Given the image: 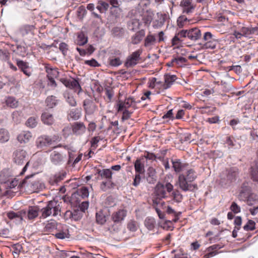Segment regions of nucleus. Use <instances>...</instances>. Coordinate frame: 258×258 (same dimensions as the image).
Masks as SVG:
<instances>
[{
  "mask_svg": "<svg viewBox=\"0 0 258 258\" xmlns=\"http://www.w3.org/2000/svg\"><path fill=\"white\" fill-rule=\"evenodd\" d=\"M154 194L156 198L153 200L154 205H158V200L167 199L171 196L173 200L179 203L183 200V196L177 190H174L173 185L169 182H158L155 187Z\"/></svg>",
  "mask_w": 258,
  "mask_h": 258,
  "instance_id": "obj_1",
  "label": "nucleus"
},
{
  "mask_svg": "<svg viewBox=\"0 0 258 258\" xmlns=\"http://www.w3.org/2000/svg\"><path fill=\"white\" fill-rule=\"evenodd\" d=\"M20 187H25L30 193L38 192L43 188L44 185L40 181L34 177V175L27 176L19 185Z\"/></svg>",
  "mask_w": 258,
  "mask_h": 258,
  "instance_id": "obj_2",
  "label": "nucleus"
},
{
  "mask_svg": "<svg viewBox=\"0 0 258 258\" xmlns=\"http://www.w3.org/2000/svg\"><path fill=\"white\" fill-rule=\"evenodd\" d=\"M60 212V207L56 201H49L46 206L40 210L41 218H46L49 216H56Z\"/></svg>",
  "mask_w": 258,
  "mask_h": 258,
  "instance_id": "obj_3",
  "label": "nucleus"
},
{
  "mask_svg": "<svg viewBox=\"0 0 258 258\" xmlns=\"http://www.w3.org/2000/svg\"><path fill=\"white\" fill-rule=\"evenodd\" d=\"M239 198L241 200H247V203L252 206L258 202V196L253 193H249V187L243 183L239 194Z\"/></svg>",
  "mask_w": 258,
  "mask_h": 258,
  "instance_id": "obj_4",
  "label": "nucleus"
},
{
  "mask_svg": "<svg viewBox=\"0 0 258 258\" xmlns=\"http://www.w3.org/2000/svg\"><path fill=\"white\" fill-rule=\"evenodd\" d=\"M238 173V169L236 167L227 169L221 175L220 183L222 185L229 184L236 179Z\"/></svg>",
  "mask_w": 258,
  "mask_h": 258,
  "instance_id": "obj_5",
  "label": "nucleus"
},
{
  "mask_svg": "<svg viewBox=\"0 0 258 258\" xmlns=\"http://www.w3.org/2000/svg\"><path fill=\"white\" fill-rule=\"evenodd\" d=\"M177 184L179 188L183 191H194L195 190L198 189L197 184L188 182L184 174L179 175Z\"/></svg>",
  "mask_w": 258,
  "mask_h": 258,
  "instance_id": "obj_6",
  "label": "nucleus"
},
{
  "mask_svg": "<svg viewBox=\"0 0 258 258\" xmlns=\"http://www.w3.org/2000/svg\"><path fill=\"white\" fill-rule=\"evenodd\" d=\"M36 30L35 25L25 24L20 27L19 33L24 39H28L35 35Z\"/></svg>",
  "mask_w": 258,
  "mask_h": 258,
  "instance_id": "obj_7",
  "label": "nucleus"
},
{
  "mask_svg": "<svg viewBox=\"0 0 258 258\" xmlns=\"http://www.w3.org/2000/svg\"><path fill=\"white\" fill-rule=\"evenodd\" d=\"M203 40L205 42L203 44L205 48L215 49L217 44L216 39L210 32H206L204 34Z\"/></svg>",
  "mask_w": 258,
  "mask_h": 258,
  "instance_id": "obj_8",
  "label": "nucleus"
},
{
  "mask_svg": "<svg viewBox=\"0 0 258 258\" xmlns=\"http://www.w3.org/2000/svg\"><path fill=\"white\" fill-rule=\"evenodd\" d=\"M28 157L26 151L23 149H18L13 154V160L18 165H22L27 160Z\"/></svg>",
  "mask_w": 258,
  "mask_h": 258,
  "instance_id": "obj_9",
  "label": "nucleus"
},
{
  "mask_svg": "<svg viewBox=\"0 0 258 258\" xmlns=\"http://www.w3.org/2000/svg\"><path fill=\"white\" fill-rule=\"evenodd\" d=\"M60 81L65 86L74 90L78 94H79L82 91V88L79 82L75 79H61Z\"/></svg>",
  "mask_w": 258,
  "mask_h": 258,
  "instance_id": "obj_10",
  "label": "nucleus"
},
{
  "mask_svg": "<svg viewBox=\"0 0 258 258\" xmlns=\"http://www.w3.org/2000/svg\"><path fill=\"white\" fill-rule=\"evenodd\" d=\"M142 50L139 49L136 51L133 52L128 56L125 62V66L127 68L132 67L136 65L138 61L140 59V55L142 53Z\"/></svg>",
  "mask_w": 258,
  "mask_h": 258,
  "instance_id": "obj_11",
  "label": "nucleus"
},
{
  "mask_svg": "<svg viewBox=\"0 0 258 258\" xmlns=\"http://www.w3.org/2000/svg\"><path fill=\"white\" fill-rule=\"evenodd\" d=\"M254 34H258L257 27H246L243 28V31L241 34L237 32H234L233 35L237 39H241L242 37H250V36Z\"/></svg>",
  "mask_w": 258,
  "mask_h": 258,
  "instance_id": "obj_12",
  "label": "nucleus"
},
{
  "mask_svg": "<svg viewBox=\"0 0 258 258\" xmlns=\"http://www.w3.org/2000/svg\"><path fill=\"white\" fill-rule=\"evenodd\" d=\"M5 173L3 172L0 174V181L2 183H4L6 184V186L10 188H15L16 186H18V189H20L22 187L19 186V185L22 182H19L18 179H16L15 178H9V179L5 178Z\"/></svg>",
  "mask_w": 258,
  "mask_h": 258,
  "instance_id": "obj_13",
  "label": "nucleus"
},
{
  "mask_svg": "<svg viewBox=\"0 0 258 258\" xmlns=\"http://www.w3.org/2000/svg\"><path fill=\"white\" fill-rule=\"evenodd\" d=\"M66 156L58 152L53 151L50 156L51 162L55 165L62 164L66 160Z\"/></svg>",
  "mask_w": 258,
  "mask_h": 258,
  "instance_id": "obj_14",
  "label": "nucleus"
},
{
  "mask_svg": "<svg viewBox=\"0 0 258 258\" xmlns=\"http://www.w3.org/2000/svg\"><path fill=\"white\" fill-rule=\"evenodd\" d=\"M54 140L49 136L43 135L38 137L36 141V145L38 148H43L51 145Z\"/></svg>",
  "mask_w": 258,
  "mask_h": 258,
  "instance_id": "obj_15",
  "label": "nucleus"
},
{
  "mask_svg": "<svg viewBox=\"0 0 258 258\" xmlns=\"http://www.w3.org/2000/svg\"><path fill=\"white\" fill-rule=\"evenodd\" d=\"M26 215L25 210H21L17 212L10 211L8 212L7 215L10 220H15L18 222H21Z\"/></svg>",
  "mask_w": 258,
  "mask_h": 258,
  "instance_id": "obj_16",
  "label": "nucleus"
},
{
  "mask_svg": "<svg viewBox=\"0 0 258 258\" xmlns=\"http://www.w3.org/2000/svg\"><path fill=\"white\" fill-rule=\"evenodd\" d=\"M118 112L123 110L124 109H127L131 106L135 105V101L133 97L126 98L124 102L119 101L117 104Z\"/></svg>",
  "mask_w": 258,
  "mask_h": 258,
  "instance_id": "obj_17",
  "label": "nucleus"
},
{
  "mask_svg": "<svg viewBox=\"0 0 258 258\" xmlns=\"http://www.w3.org/2000/svg\"><path fill=\"white\" fill-rule=\"evenodd\" d=\"M17 64L19 69L27 77L32 75V69L29 66L28 63L23 60H17Z\"/></svg>",
  "mask_w": 258,
  "mask_h": 258,
  "instance_id": "obj_18",
  "label": "nucleus"
},
{
  "mask_svg": "<svg viewBox=\"0 0 258 258\" xmlns=\"http://www.w3.org/2000/svg\"><path fill=\"white\" fill-rule=\"evenodd\" d=\"M182 8L183 13H191L195 8V6L192 4V0H182L180 4Z\"/></svg>",
  "mask_w": 258,
  "mask_h": 258,
  "instance_id": "obj_19",
  "label": "nucleus"
},
{
  "mask_svg": "<svg viewBox=\"0 0 258 258\" xmlns=\"http://www.w3.org/2000/svg\"><path fill=\"white\" fill-rule=\"evenodd\" d=\"M126 213L125 210H119L112 214L111 219L115 223H119L124 220Z\"/></svg>",
  "mask_w": 258,
  "mask_h": 258,
  "instance_id": "obj_20",
  "label": "nucleus"
},
{
  "mask_svg": "<svg viewBox=\"0 0 258 258\" xmlns=\"http://www.w3.org/2000/svg\"><path fill=\"white\" fill-rule=\"evenodd\" d=\"M39 210V208L37 206L29 207L28 210L25 211L26 215L24 218H27L29 220H33L38 216Z\"/></svg>",
  "mask_w": 258,
  "mask_h": 258,
  "instance_id": "obj_21",
  "label": "nucleus"
},
{
  "mask_svg": "<svg viewBox=\"0 0 258 258\" xmlns=\"http://www.w3.org/2000/svg\"><path fill=\"white\" fill-rule=\"evenodd\" d=\"M41 119L44 124L48 125L53 124L55 121L53 114L48 111H45L42 113Z\"/></svg>",
  "mask_w": 258,
  "mask_h": 258,
  "instance_id": "obj_22",
  "label": "nucleus"
},
{
  "mask_svg": "<svg viewBox=\"0 0 258 258\" xmlns=\"http://www.w3.org/2000/svg\"><path fill=\"white\" fill-rule=\"evenodd\" d=\"M83 105L86 113L88 114H93L97 108L95 103L90 99H85L84 101Z\"/></svg>",
  "mask_w": 258,
  "mask_h": 258,
  "instance_id": "obj_23",
  "label": "nucleus"
},
{
  "mask_svg": "<svg viewBox=\"0 0 258 258\" xmlns=\"http://www.w3.org/2000/svg\"><path fill=\"white\" fill-rule=\"evenodd\" d=\"M172 167L176 172L183 171L187 166V164L182 162L180 159H172Z\"/></svg>",
  "mask_w": 258,
  "mask_h": 258,
  "instance_id": "obj_24",
  "label": "nucleus"
},
{
  "mask_svg": "<svg viewBox=\"0 0 258 258\" xmlns=\"http://www.w3.org/2000/svg\"><path fill=\"white\" fill-rule=\"evenodd\" d=\"M187 33L188 38L192 41H196L199 39L202 36L201 30L197 28H194L187 30Z\"/></svg>",
  "mask_w": 258,
  "mask_h": 258,
  "instance_id": "obj_25",
  "label": "nucleus"
},
{
  "mask_svg": "<svg viewBox=\"0 0 258 258\" xmlns=\"http://www.w3.org/2000/svg\"><path fill=\"white\" fill-rule=\"evenodd\" d=\"M32 134L29 131H23L17 137L18 142L21 144H25L29 142L32 138Z\"/></svg>",
  "mask_w": 258,
  "mask_h": 258,
  "instance_id": "obj_26",
  "label": "nucleus"
},
{
  "mask_svg": "<svg viewBox=\"0 0 258 258\" xmlns=\"http://www.w3.org/2000/svg\"><path fill=\"white\" fill-rule=\"evenodd\" d=\"M157 179L156 172L152 167H150L147 170V180L149 183H154Z\"/></svg>",
  "mask_w": 258,
  "mask_h": 258,
  "instance_id": "obj_27",
  "label": "nucleus"
},
{
  "mask_svg": "<svg viewBox=\"0 0 258 258\" xmlns=\"http://www.w3.org/2000/svg\"><path fill=\"white\" fill-rule=\"evenodd\" d=\"M176 79V77L175 75H170L165 74L164 75V84L163 85L164 89H167L170 87L171 85Z\"/></svg>",
  "mask_w": 258,
  "mask_h": 258,
  "instance_id": "obj_28",
  "label": "nucleus"
},
{
  "mask_svg": "<svg viewBox=\"0 0 258 258\" xmlns=\"http://www.w3.org/2000/svg\"><path fill=\"white\" fill-rule=\"evenodd\" d=\"M145 35V32L144 30H141L135 33L132 37V43L134 44H137L140 43Z\"/></svg>",
  "mask_w": 258,
  "mask_h": 258,
  "instance_id": "obj_29",
  "label": "nucleus"
},
{
  "mask_svg": "<svg viewBox=\"0 0 258 258\" xmlns=\"http://www.w3.org/2000/svg\"><path fill=\"white\" fill-rule=\"evenodd\" d=\"M135 169L137 173H142L144 171V158L140 157L135 163Z\"/></svg>",
  "mask_w": 258,
  "mask_h": 258,
  "instance_id": "obj_30",
  "label": "nucleus"
},
{
  "mask_svg": "<svg viewBox=\"0 0 258 258\" xmlns=\"http://www.w3.org/2000/svg\"><path fill=\"white\" fill-rule=\"evenodd\" d=\"M11 50L16 54L21 56H24L26 53V48L22 45H12Z\"/></svg>",
  "mask_w": 258,
  "mask_h": 258,
  "instance_id": "obj_31",
  "label": "nucleus"
},
{
  "mask_svg": "<svg viewBox=\"0 0 258 258\" xmlns=\"http://www.w3.org/2000/svg\"><path fill=\"white\" fill-rule=\"evenodd\" d=\"M86 127L82 122H76L73 126V133L77 135H80L85 132Z\"/></svg>",
  "mask_w": 258,
  "mask_h": 258,
  "instance_id": "obj_32",
  "label": "nucleus"
},
{
  "mask_svg": "<svg viewBox=\"0 0 258 258\" xmlns=\"http://www.w3.org/2000/svg\"><path fill=\"white\" fill-rule=\"evenodd\" d=\"M97 173L102 178H105L107 180H111L112 178V172L110 169H97Z\"/></svg>",
  "mask_w": 258,
  "mask_h": 258,
  "instance_id": "obj_33",
  "label": "nucleus"
},
{
  "mask_svg": "<svg viewBox=\"0 0 258 258\" xmlns=\"http://www.w3.org/2000/svg\"><path fill=\"white\" fill-rule=\"evenodd\" d=\"M225 143L229 148L238 149L240 147V145L233 138L230 137H227Z\"/></svg>",
  "mask_w": 258,
  "mask_h": 258,
  "instance_id": "obj_34",
  "label": "nucleus"
},
{
  "mask_svg": "<svg viewBox=\"0 0 258 258\" xmlns=\"http://www.w3.org/2000/svg\"><path fill=\"white\" fill-rule=\"evenodd\" d=\"M10 139V134L8 130L5 128L0 129V143H4L8 142Z\"/></svg>",
  "mask_w": 258,
  "mask_h": 258,
  "instance_id": "obj_35",
  "label": "nucleus"
},
{
  "mask_svg": "<svg viewBox=\"0 0 258 258\" xmlns=\"http://www.w3.org/2000/svg\"><path fill=\"white\" fill-rule=\"evenodd\" d=\"M114 186V184L112 182L111 180H107V181H102L100 184V189L103 191H106L108 189L113 188Z\"/></svg>",
  "mask_w": 258,
  "mask_h": 258,
  "instance_id": "obj_36",
  "label": "nucleus"
},
{
  "mask_svg": "<svg viewBox=\"0 0 258 258\" xmlns=\"http://www.w3.org/2000/svg\"><path fill=\"white\" fill-rule=\"evenodd\" d=\"M108 63L112 67H116L122 64V60L120 57L110 56L108 58Z\"/></svg>",
  "mask_w": 258,
  "mask_h": 258,
  "instance_id": "obj_37",
  "label": "nucleus"
},
{
  "mask_svg": "<svg viewBox=\"0 0 258 258\" xmlns=\"http://www.w3.org/2000/svg\"><path fill=\"white\" fill-rule=\"evenodd\" d=\"M153 14L146 11L143 13L142 20L146 25H149L153 20Z\"/></svg>",
  "mask_w": 258,
  "mask_h": 258,
  "instance_id": "obj_38",
  "label": "nucleus"
},
{
  "mask_svg": "<svg viewBox=\"0 0 258 258\" xmlns=\"http://www.w3.org/2000/svg\"><path fill=\"white\" fill-rule=\"evenodd\" d=\"M5 102L7 105L11 108H16L18 106V101L14 97H8Z\"/></svg>",
  "mask_w": 258,
  "mask_h": 258,
  "instance_id": "obj_39",
  "label": "nucleus"
},
{
  "mask_svg": "<svg viewBox=\"0 0 258 258\" xmlns=\"http://www.w3.org/2000/svg\"><path fill=\"white\" fill-rule=\"evenodd\" d=\"M87 42V37L85 36V34L83 33H80L78 34L77 39L76 40L77 44L80 46H82L86 44Z\"/></svg>",
  "mask_w": 258,
  "mask_h": 258,
  "instance_id": "obj_40",
  "label": "nucleus"
},
{
  "mask_svg": "<svg viewBox=\"0 0 258 258\" xmlns=\"http://www.w3.org/2000/svg\"><path fill=\"white\" fill-rule=\"evenodd\" d=\"M45 103L48 108H52L56 105L57 100L53 96H48L45 100Z\"/></svg>",
  "mask_w": 258,
  "mask_h": 258,
  "instance_id": "obj_41",
  "label": "nucleus"
},
{
  "mask_svg": "<svg viewBox=\"0 0 258 258\" xmlns=\"http://www.w3.org/2000/svg\"><path fill=\"white\" fill-rule=\"evenodd\" d=\"M187 59L183 57H178L173 58L171 60V63L172 65H176L177 67H182L186 62Z\"/></svg>",
  "mask_w": 258,
  "mask_h": 258,
  "instance_id": "obj_42",
  "label": "nucleus"
},
{
  "mask_svg": "<svg viewBox=\"0 0 258 258\" xmlns=\"http://www.w3.org/2000/svg\"><path fill=\"white\" fill-rule=\"evenodd\" d=\"M48 79H55L58 77L59 72L56 69L48 68L46 69Z\"/></svg>",
  "mask_w": 258,
  "mask_h": 258,
  "instance_id": "obj_43",
  "label": "nucleus"
},
{
  "mask_svg": "<svg viewBox=\"0 0 258 258\" xmlns=\"http://www.w3.org/2000/svg\"><path fill=\"white\" fill-rule=\"evenodd\" d=\"M184 176L186 177V180H188V182L192 183L197 178V175L195 171L192 169H189L187 171Z\"/></svg>",
  "mask_w": 258,
  "mask_h": 258,
  "instance_id": "obj_44",
  "label": "nucleus"
},
{
  "mask_svg": "<svg viewBox=\"0 0 258 258\" xmlns=\"http://www.w3.org/2000/svg\"><path fill=\"white\" fill-rule=\"evenodd\" d=\"M156 38L152 35H148L145 39L144 45L145 47H149L155 44Z\"/></svg>",
  "mask_w": 258,
  "mask_h": 258,
  "instance_id": "obj_45",
  "label": "nucleus"
},
{
  "mask_svg": "<svg viewBox=\"0 0 258 258\" xmlns=\"http://www.w3.org/2000/svg\"><path fill=\"white\" fill-rule=\"evenodd\" d=\"M251 175L254 181H258V159L255 162V166L251 168Z\"/></svg>",
  "mask_w": 258,
  "mask_h": 258,
  "instance_id": "obj_46",
  "label": "nucleus"
},
{
  "mask_svg": "<svg viewBox=\"0 0 258 258\" xmlns=\"http://www.w3.org/2000/svg\"><path fill=\"white\" fill-rule=\"evenodd\" d=\"M10 54L7 49H0V60L8 61L10 59Z\"/></svg>",
  "mask_w": 258,
  "mask_h": 258,
  "instance_id": "obj_47",
  "label": "nucleus"
},
{
  "mask_svg": "<svg viewBox=\"0 0 258 258\" xmlns=\"http://www.w3.org/2000/svg\"><path fill=\"white\" fill-rule=\"evenodd\" d=\"M109 8V4L103 2H100L98 3V4L96 7L97 10L101 13H103L105 12Z\"/></svg>",
  "mask_w": 258,
  "mask_h": 258,
  "instance_id": "obj_48",
  "label": "nucleus"
},
{
  "mask_svg": "<svg viewBox=\"0 0 258 258\" xmlns=\"http://www.w3.org/2000/svg\"><path fill=\"white\" fill-rule=\"evenodd\" d=\"M155 221L153 218H147L145 221V225L149 229L152 230L154 228Z\"/></svg>",
  "mask_w": 258,
  "mask_h": 258,
  "instance_id": "obj_49",
  "label": "nucleus"
},
{
  "mask_svg": "<svg viewBox=\"0 0 258 258\" xmlns=\"http://www.w3.org/2000/svg\"><path fill=\"white\" fill-rule=\"evenodd\" d=\"M67 102L72 106H75L77 104L76 101L73 96L69 93H66L64 95Z\"/></svg>",
  "mask_w": 258,
  "mask_h": 258,
  "instance_id": "obj_50",
  "label": "nucleus"
},
{
  "mask_svg": "<svg viewBox=\"0 0 258 258\" xmlns=\"http://www.w3.org/2000/svg\"><path fill=\"white\" fill-rule=\"evenodd\" d=\"M66 173H59L55 175L53 177L52 183L57 184L59 182L63 180L66 176Z\"/></svg>",
  "mask_w": 258,
  "mask_h": 258,
  "instance_id": "obj_51",
  "label": "nucleus"
},
{
  "mask_svg": "<svg viewBox=\"0 0 258 258\" xmlns=\"http://www.w3.org/2000/svg\"><path fill=\"white\" fill-rule=\"evenodd\" d=\"M188 21L187 18L184 16H180L177 21V26L179 28H182L184 25Z\"/></svg>",
  "mask_w": 258,
  "mask_h": 258,
  "instance_id": "obj_52",
  "label": "nucleus"
},
{
  "mask_svg": "<svg viewBox=\"0 0 258 258\" xmlns=\"http://www.w3.org/2000/svg\"><path fill=\"white\" fill-rule=\"evenodd\" d=\"M36 118L34 117H29L26 122V125L29 127H35L37 125Z\"/></svg>",
  "mask_w": 258,
  "mask_h": 258,
  "instance_id": "obj_53",
  "label": "nucleus"
},
{
  "mask_svg": "<svg viewBox=\"0 0 258 258\" xmlns=\"http://www.w3.org/2000/svg\"><path fill=\"white\" fill-rule=\"evenodd\" d=\"M255 222L251 220H248L247 223L244 226L243 229L246 231H252L255 229Z\"/></svg>",
  "mask_w": 258,
  "mask_h": 258,
  "instance_id": "obj_54",
  "label": "nucleus"
},
{
  "mask_svg": "<svg viewBox=\"0 0 258 258\" xmlns=\"http://www.w3.org/2000/svg\"><path fill=\"white\" fill-rule=\"evenodd\" d=\"M111 32L114 36H120L123 35L124 29L121 27H116L112 29Z\"/></svg>",
  "mask_w": 258,
  "mask_h": 258,
  "instance_id": "obj_55",
  "label": "nucleus"
},
{
  "mask_svg": "<svg viewBox=\"0 0 258 258\" xmlns=\"http://www.w3.org/2000/svg\"><path fill=\"white\" fill-rule=\"evenodd\" d=\"M182 41L178 37L177 35L175 34V36L171 40L172 46H176L178 47L181 43Z\"/></svg>",
  "mask_w": 258,
  "mask_h": 258,
  "instance_id": "obj_56",
  "label": "nucleus"
},
{
  "mask_svg": "<svg viewBox=\"0 0 258 258\" xmlns=\"http://www.w3.org/2000/svg\"><path fill=\"white\" fill-rule=\"evenodd\" d=\"M77 13L78 18L81 19H83L86 15V11L84 7L81 6L78 9Z\"/></svg>",
  "mask_w": 258,
  "mask_h": 258,
  "instance_id": "obj_57",
  "label": "nucleus"
},
{
  "mask_svg": "<svg viewBox=\"0 0 258 258\" xmlns=\"http://www.w3.org/2000/svg\"><path fill=\"white\" fill-rule=\"evenodd\" d=\"M79 194L83 198H87L89 196V191L87 187L83 186L79 190Z\"/></svg>",
  "mask_w": 258,
  "mask_h": 258,
  "instance_id": "obj_58",
  "label": "nucleus"
},
{
  "mask_svg": "<svg viewBox=\"0 0 258 258\" xmlns=\"http://www.w3.org/2000/svg\"><path fill=\"white\" fill-rule=\"evenodd\" d=\"M105 95L107 97L106 101L108 102H109L111 101V100L112 98V97L113 96V91H112V90L111 89L106 88L105 90Z\"/></svg>",
  "mask_w": 258,
  "mask_h": 258,
  "instance_id": "obj_59",
  "label": "nucleus"
},
{
  "mask_svg": "<svg viewBox=\"0 0 258 258\" xmlns=\"http://www.w3.org/2000/svg\"><path fill=\"white\" fill-rule=\"evenodd\" d=\"M176 34L177 35L178 37L181 39V40L182 41H183V38H185L186 37L188 38L187 30H182L179 31L178 32L176 33Z\"/></svg>",
  "mask_w": 258,
  "mask_h": 258,
  "instance_id": "obj_60",
  "label": "nucleus"
},
{
  "mask_svg": "<svg viewBox=\"0 0 258 258\" xmlns=\"http://www.w3.org/2000/svg\"><path fill=\"white\" fill-rule=\"evenodd\" d=\"M127 228L131 231H136L137 229L136 222L134 221H130L127 224Z\"/></svg>",
  "mask_w": 258,
  "mask_h": 258,
  "instance_id": "obj_61",
  "label": "nucleus"
},
{
  "mask_svg": "<svg viewBox=\"0 0 258 258\" xmlns=\"http://www.w3.org/2000/svg\"><path fill=\"white\" fill-rule=\"evenodd\" d=\"M68 149L69 150L68 151L69 160L68 161V164L70 165L72 163L73 160L74 159L76 155L75 154V153L74 151L71 150L70 149Z\"/></svg>",
  "mask_w": 258,
  "mask_h": 258,
  "instance_id": "obj_62",
  "label": "nucleus"
},
{
  "mask_svg": "<svg viewBox=\"0 0 258 258\" xmlns=\"http://www.w3.org/2000/svg\"><path fill=\"white\" fill-rule=\"evenodd\" d=\"M244 26L243 24L237 22L236 25L233 26V32H237L241 34L243 31V28H244Z\"/></svg>",
  "mask_w": 258,
  "mask_h": 258,
  "instance_id": "obj_63",
  "label": "nucleus"
},
{
  "mask_svg": "<svg viewBox=\"0 0 258 258\" xmlns=\"http://www.w3.org/2000/svg\"><path fill=\"white\" fill-rule=\"evenodd\" d=\"M142 157H144V159H148V160H155L156 159V155L152 153H150L149 152H146L144 156H143Z\"/></svg>",
  "mask_w": 258,
  "mask_h": 258,
  "instance_id": "obj_64",
  "label": "nucleus"
}]
</instances>
